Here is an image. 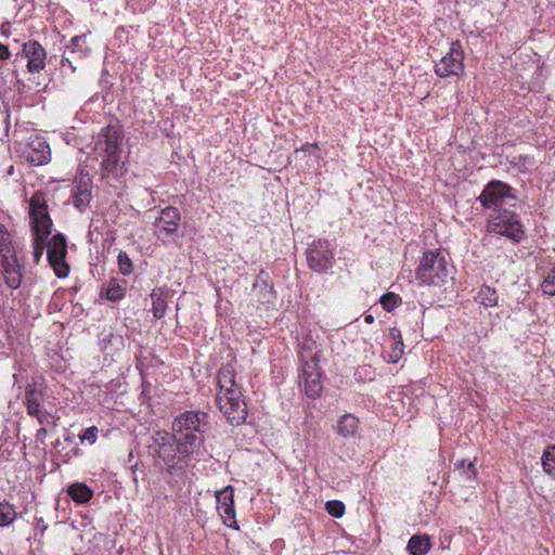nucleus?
Segmentation results:
<instances>
[{
  "mask_svg": "<svg viewBox=\"0 0 555 555\" xmlns=\"http://www.w3.org/2000/svg\"><path fill=\"white\" fill-rule=\"evenodd\" d=\"M119 271L124 275H129L132 272V261L126 251L120 250L118 256Z\"/></svg>",
  "mask_w": 555,
  "mask_h": 555,
  "instance_id": "72a5a7b5",
  "label": "nucleus"
},
{
  "mask_svg": "<svg viewBox=\"0 0 555 555\" xmlns=\"http://www.w3.org/2000/svg\"><path fill=\"white\" fill-rule=\"evenodd\" d=\"M204 438L196 434L177 436L167 430H156L147 444L149 453L162 460L170 475L183 474L192 455L197 454Z\"/></svg>",
  "mask_w": 555,
  "mask_h": 555,
  "instance_id": "f257e3e1",
  "label": "nucleus"
},
{
  "mask_svg": "<svg viewBox=\"0 0 555 555\" xmlns=\"http://www.w3.org/2000/svg\"><path fill=\"white\" fill-rule=\"evenodd\" d=\"M487 231L506 236L516 243L525 238L524 225L518 215L509 209H498L493 212L488 220Z\"/></svg>",
  "mask_w": 555,
  "mask_h": 555,
  "instance_id": "0eeeda50",
  "label": "nucleus"
},
{
  "mask_svg": "<svg viewBox=\"0 0 555 555\" xmlns=\"http://www.w3.org/2000/svg\"><path fill=\"white\" fill-rule=\"evenodd\" d=\"M180 220L181 215L179 209L173 206H168L160 210V215L155 219L154 225L158 232L172 235L178 231Z\"/></svg>",
  "mask_w": 555,
  "mask_h": 555,
  "instance_id": "f3484780",
  "label": "nucleus"
},
{
  "mask_svg": "<svg viewBox=\"0 0 555 555\" xmlns=\"http://www.w3.org/2000/svg\"><path fill=\"white\" fill-rule=\"evenodd\" d=\"M477 299L481 305H483L487 308L494 307L498 305V295L495 289L486 285L480 287L477 294Z\"/></svg>",
  "mask_w": 555,
  "mask_h": 555,
  "instance_id": "c85d7f7f",
  "label": "nucleus"
},
{
  "mask_svg": "<svg viewBox=\"0 0 555 555\" xmlns=\"http://www.w3.org/2000/svg\"><path fill=\"white\" fill-rule=\"evenodd\" d=\"M21 157L33 166H41L50 160V147L43 139L35 137L23 146Z\"/></svg>",
  "mask_w": 555,
  "mask_h": 555,
  "instance_id": "4468645a",
  "label": "nucleus"
},
{
  "mask_svg": "<svg viewBox=\"0 0 555 555\" xmlns=\"http://www.w3.org/2000/svg\"><path fill=\"white\" fill-rule=\"evenodd\" d=\"M304 379L305 392L309 398H317L322 391L321 373H310L309 375H301Z\"/></svg>",
  "mask_w": 555,
  "mask_h": 555,
  "instance_id": "b1692460",
  "label": "nucleus"
},
{
  "mask_svg": "<svg viewBox=\"0 0 555 555\" xmlns=\"http://www.w3.org/2000/svg\"><path fill=\"white\" fill-rule=\"evenodd\" d=\"M69 55H70V54L63 55L62 61H61V64H62V66H65V65L67 64V65L72 68V70H73V72H75V70H76V67H75V66H73L72 61H70V59H69Z\"/></svg>",
  "mask_w": 555,
  "mask_h": 555,
  "instance_id": "58836bf2",
  "label": "nucleus"
},
{
  "mask_svg": "<svg viewBox=\"0 0 555 555\" xmlns=\"http://www.w3.org/2000/svg\"><path fill=\"white\" fill-rule=\"evenodd\" d=\"M543 470L555 478V444L550 446L541 457Z\"/></svg>",
  "mask_w": 555,
  "mask_h": 555,
  "instance_id": "c756f323",
  "label": "nucleus"
},
{
  "mask_svg": "<svg viewBox=\"0 0 555 555\" xmlns=\"http://www.w3.org/2000/svg\"><path fill=\"white\" fill-rule=\"evenodd\" d=\"M217 383L219 392L216 397L217 405L231 425H240L246 421L247 406L243 400L241 387L235 380V370L225 365L218 371Z\"/></svg>",
  "mask_w": 555,
  "mask_h": 555,
  "instance_id": "f03ea898",
  "label": "nucleus"
},
{
  "mask_svg": "<svg viewBox=\"0 0 555 555\" xmlns=\"http://www.w3.org/2000/svg\"><path fill=\"white\" fill-rule=\"evenodd\" d=\"M16 518L14 506L5 501H0V527L12 524Z\"/></svg>",
  "mask_w": 555,
  "mask_h": 555,
  "instance_id": "2f4dec72",
  "label": "nucleus"
},
{
  "mask_svg": "<svg viewBox=\"0 0 555 555\" xmlns=\"http://www.w3.org/2000/svg\"><path fill=\"white\" fill-rule=\"evenodd\" d=\"M320 353L319 345L310 335L301 338L299 343V360L320 358Z\"/></svg>",
  "mask_w": 555,
  "mask_h": 555,
  "instance_id": "5701e85b",
  "label": "nucleus"
},
{
  "mask_svg": "<svg viewBox=\"0 0 555 555\" xmlns=\"http://www.w3.org/2000/svg\"><path fill=\"white\" fill-rule=\"evenodd\" d=\"M320 358H313V359H307V360H300L302 364V373L301 375H309L310 373H321L320 366H319Z\"/></svg>",
  "mask_w": 555,
  "mask_h": 555,
  "instance_id": "c9c22d12",
  "label": "nucleus"
},
{
  "mask_svg": "<svg viewBox=\"0 0 555 555\" xmlns=\"http://www.w3.org/2000/svg\"><path fill=\"white\" fill-rule=\"evenodd\" d=\"M0 270L4 283L11 289L21 286L23 274L22 267L16 258L12 242V235L8 229L0 223Z\"/></svg>",
  "mask_w": 555,
  "mask_h": 555,
  "instance_id": "39448f33",
  "label": "nucleus"
},
{
  "mask_svg": "<svg viewBox=\"0 0 555 555\" xmlns=\"http://www.w3.org/2000/svg\"><path fill=\"white\" fill-rule=\"evenodd\" d=\"M401 297L395 293H386L379 299L382 307L387 312L393 311L397 307L401 305Z\"/></svg>",
  "mask_w": 555,
  "mask_h": 555,
  "instance_id": "473e14b6",
  "label": "nucleus"
},
{
  "mask_svg": "<svg viewBox=\"0 0 555 555\" xmlns=\"http://www.w3.org/2000/svg\"><path fill=\"white\" fill-rule=\"evenodd\" d=\"M46 433H47V430H46L44 428H40V429L38 430V436H39V435H40V436H43Z\"/></svg>",
  "mask_w": 555,
  "mask_h": 555,
  "instance_id": "37998d69",
  "label": "nucleus"
},
{
  "mask_svg": "<svg viewBox=\"0 0 555 555\" xmlns=\"http://www.w3.org/2000/svg\"><path fill=\"white\" fill-rule=\"evenodd\" d=\"M464 51L460 40L451 43L450 49L446 55L435 65V73L441 77L447 78L450 76H459L464 69Z\"/></svg>",
  "mask_w": 555,
  "mask_h": 555,
  "instance_id": "9b49d317",
  "label": "nucleus"
},
{
  "mask_svg": "<svg viewBox=\"0 0 555 555\" xmlns=\"http://www.w3.org/2000/svg\"><path fill=\"white\" fill-rule=\"evenodd\" d=\"M430 548L431 542L427 534L412 535L406 546V550L411 555H426Z\"/></svg>",
  "mask_w": 555,
  "mask_h": 555,
  "instance_id": "412c9836",
  "label": "nucleus"
},
{
  "mask_svg": "<svg viewBox=\"0 0 555 555\" xmlns=\"http://www.w3.org/2000/svg\"><path fill=\"white\" fill-rule=\"evenodd\" d=\"M485 208L493 209L494 212L498 209H503L502 206L507 201H515L516 196L513 194V189L500 181H490L477 198Z\"/></svg>",
  "mask_w": 555,
  "mask_h": 555,
  "instance_id": "1a4fd4ad",
  "label": "nucleus"
},
{
  "mask_svg": "<svg viewBox=\"0 0 555 555\" xmlns=\"http://www.w3.org/2000/svg\"><path fill=\"white\" fill-rule=\"evenodd\" d=\"M47 259L57 278H66L69 266L66 262L67 241L64 234L57 233L51 240L46 241Z\"/></svg>",
  "mask_w": 555,
  "mask_h": 555,
  "instance_id": "6e6552de",
  "label": "nucleus"
},
{
  "mask_svg": "<svg viewBox=\"0 0 555 555\" xmlns=\"http://www.w3.org/2000/svg\"><path fill=\"white\" fill-rule=\"evenodd\" d=\"M67 494L77 504H85L93 496V491L83 482H74L67 488Z\"/></svg>",
  "mask_w": 555,
  "mask_h": 555,
  "instance_id": "aec40b11",
  "label": "nucleus"
},
{
  "mask_svg": "<svg viewBox=\"0 0 555 555\" xmlns=\"http://www.w3.org/2000/svg\"><path fill=\"white\" fill-rule=\"evenodd\" d=\"M415 274L422 284L447 288L453 281V267L449 263L444 251L428 250L423 254Z\"/></svg>",
  "mask_w": 555,
  "mask_h": 555,
  "instance_id": "7ed1b4c3",
  "label": "nucleus"
},
{
  "mask_svg": "<svg viewBox=\"0 0 555 555\" xmlns=\"http://www.w3.org/2000/svg\"><path fill=\"white\" fill-rule=\"evenodd\" d=\"M334 254L325 240L314 241L307 250L309 268L318 273L326 272L332 266Z\"/></svg>",
  "mask_w": 555,
  "mask_h": 555,
  "instance_id": "f8f14e48",
  "label": "nucleus"
},
{
  "mask_svg": "<svg viewBox=\"0 0 555 555\" xmlns=\"http://www.w3.org/2000/svg\"><path fill=\"white\" fill-rule=\"evenodd\" d=\"M127 282L125 280L112 279L106 288L105 297L111 301H118L125 296Z\"/></svg>",
  "mask_w": 555,
  "mask_h": 555,
  "instance_id": "a878e982",
  "label": "nucleus"
},
{
  "mask_svg": "<svg viewBox=\"0 0 555 555\" xmlns=\"http://www.w3.org/2000/svg\"><path fill=\"white\" fill-rule=\"evenodd\" d=\"M11 57L10 46L2 44L0 42V60L5 61Z\"/></svg>",
  "mask_w": 555,
  "mask_h": 555,
  "instance_id": "4c0bfd02",
  "label": "nucleus"
},
{
  "mask_svg": "<svg viewBox=\"0 0 555 555\" xmlns=\"http://www.w3.org/2000/svg\"><path fill=\"white\" fill-rule=\"evenodd\" d=\"M460 475L466 480H475L477 477V467L474 461L462 460L455 464Z\"/></svg>",
  "mask_w": 555,
  "mask_h": 555,
  "instance_id": "7c9ffc66",
  "label": "nucleus"
},
{
  "mask_svg": "<svg viewBox=\"0 0 555 555\" xmlns=\"http://www.w3.org/2000/svg\"><path fill=\"white\" fill-rule=\"evenodd\" d=\"M335 430L345 439L356 438L360 433V421L353 414L346 413L337 421Z\"/></svg>",
  "mask_w": 555,
  "mask_h": 555,
  "instance_id": "6ab92c4d",
  "label": "nucleus"
},
{
  "mask_svg": "<svg viewBox=\"0 0 555 555\" xmlns=\"http://www.w3.org/2000/svg\"><path fill=\"white\" fill-rule=\"evenodd\" d=\"M325 509L331 516L340 518L345 514V504L337 500L328 501L326 502Z\"/></svg>",
  "mask_w": 555,
  "mask_h": 555,
  "instance_id": "f704fd0d",
  "label": "nucleus"
},
{
  "mask_svg": "<svg viewBox=\"0 0 555 555\" xmlns=\"http://www.w3.org/2000/svg\"><path fill=\"white\" fill-rule=\"evenodd\" d=\"M43 393L34 385H28L25 390V404L29 415L35 416L40 424L48 423L49 414L41 408Z\"/></svg>",
  "mask_w": 555,
  "mask_h": 555,
  "instance_id": "dca6fc26",
  "label": "nucleus"
},
{
  "mask_svg": "<svg viewBox=\"0 0 555 555\" xmlns=\"http://www.w3.org/2000/svg\"><path fill=\"white\" fill-rule=\"evenodd\" d=\"M389 337L393 341L392 349L388 356V362L397 363L404 353V344L401 331L397 327L389 328Z\"/></svg>",
  "mask_w": 555,
  "mask_h": 555,
  "instance_id": "4be33fe9",
  "label": "nucleus"
},
{
  "mask_svg": "<svg viewBox=\"0 0 555 555\" xmlns=\"http://www.w3.org/2000/svg\"><path fill=\"white\" fill-rule=\"evenodd\" d=\"M98 433H99V429L95 426H91V427L85 429L79 435V439L82 442H88L90 444H93L98 439Z\"/></svg>",
  "mask_w": 555,
  "mask_h": 555,
  "instance_id": "e433bc0d",
  "label": "nucleus"
},
{
  "mask_svg": "<svg viewBox=\"0 0 555 555\" xmlns=\"http://www.w3.org/2000/svg\"><path fill=\"white\" fill-rule=\"evenodd\" d=\"M27 60V70L30 74H40L46 67L47 52L46 49L37 40H28L22 44L20 52L15 54Z\"/></svg>",
  "mask_w": 555,
  "mask_h": 555,
  "instance_id": "ddd939ff",
  "label": "nucleus"
},
{
  "mask_svg": "<svg viewBox=\"0 0 555 555\" xmlns=\"http://www.w3.org/2000/svg\"><path fill=\"white\" fill-rule=\"evenodd\" d=\"M121 132L116 126L102 128L94 141V151L103 156L102 166L106 171L115 169L119 163Z\"/></svg>",
  "mask_w": 555,
  "mask_h": 555,
  "instance_id": "423d86ee",
  "label": "nucleus"
},
{
  "mask_svg": "<svg viewBox=\"0 0 555 555\" xmlns=\"http://www.w3.org/2000/svg\"><path fill=\"white\" fill-rule=\"evenodd\" d=\"M90 49L87 46L86 36H75L72 38L70 43L66 47V54H78L82 57L89 53Z\"/></svg>",
  "mask_w": 555,
  "mask_h": 555,
  "instance_id": "bb28decb",
  "label": "nucleus"
},
{
  "mask_svg": "<svg viewBox=\"0 0 555 555\" xmlns=\"http://www.w3.org/2000/svg\"><path fill=\"white\" fill-rule=\"evenodd\" d=\"M29 218L34 234L33 258L36 263H39L44 249H47L46 241L51 235L53 225L47 201L40 192L35 193L29 199Z\"/></svg>",
  "mask_w": 555,
  "mask_h": 555,
  "instance_id": "20e7f679",
  "label": "nucleus"
},
{
  "mask_svg": "<svg viewBox=\"0 0 555 555\" xmlns=\"http://www.w3.org/2000/svg\"><path fill=\"white\" fill-rule=\"evenodd\" d=\"M216 501L217 509L223 519V524L229 528L238 529L235 518L233 487L227 486L224 489L216 492Z\"/></svg>",
  "mask_w": 555,
  "mask_h": 555,
  "instance_id": "2eb2a0df",
  "label": "nucleus"
},
{
  "mask_svg": "<svg viewBox=\"0 0 555 555\" xmlns=\"http://www.w3.org/2000/svg\"><path fill=\"white\" fill-rule=\"evenodd\" d=\"M209 426V415L203 411H185L175 417L172 422V431L177 435H186L188 433L204 434Z\"/></svg>",
  "mask_w": 555,
  "mask_h": 555,
  "instance_id": "9d476101",
  "label": "nucleus"
},
{
  "mask_svg": "<svg viewBox=\"0 0 555 555\" xmlns=\"http://www.w3.org/2000/svg\"><path fill=\"white\" fill-rule=\"evenodd\" d=\"M152 300V312L155 319H162L166 314L167 299L160 288H154L150 294Z\"/></svg>",
  "mask_w": 555,
  "mask_h": 555,
  "instance_id": "393cba45",
  "label": "nucleus"
},
{
  "mask_svg": "<svg viewBox=\"0 0 555 555\" xmlns=\"http://www.w3.org/2000/svg\"><path fill=\"white\" fill-rule=\"evenodd\" d=\"M364 321L366 323H373L374 322V317L372 314H367V315H365Z\"/></svg>",
  "mask_w": 555,
  "mask_h": 555,
  "instance_id": "a19ab883",
  "label": "nucleus"
},
{
  "mask_svg": "<svg viewBox=\"0 0 555 555\" xmlns=\"http://www.w3.org/2000/svg\"><path fill=\"white\" fill-rule=\"evenodd\" d=\"M72 193L73 204L77 209L83 210L88 207L92 198L90 179L80 178L78 181H75Z\"/></svg>",
  "mask_w": 555,
  "mask_h": 555,
  "instance_id": "a211bd4d",
  "label": "nucleus"
},
{
  "mask_svg": "<svg viewBox=\"0 0 555 555\" xmlns=\"http://www.w3.org/2000/svg\"><path fill=\"white\" fill-rule=\"evenodd\" d=\"M1 34H2L3 36H5V37H8V36H9V34H10V24H9V23H3V24L1 25Z\"/></svg>",
  "mask_w": 555,
  "mask_h": 555,
  "instance_id": "ea45409f",
  "label": "nucleus"
},
{
  "mask_svg": "<svg viewBox=\"0 0 555 555\" xmlns=\"http://www.w3.org/2000/svg\"><path fill=\"white\" fill-rule=\"evenodd\" d=\"M12 76L17 79L18 78V70L17 69H13L12 70Z\"/></svg>",
  "mask_w": 555,
  "mask_h": 555,
  "instance_id": "79ce46f5",
  "label": "nucleus"
},
{
  "mask_svg": "<svg viewBox=\"0 0 555 555\" xmlns=\"http://www.w3.org/2000/svg\"><path fill=\"white\" fill-rule=\"evenodd\" d=\"M540 288L544 295L555 296V262L544 271Z\"/></svg>",
  "mask_w": 555,
  "mask_h": 555,
  "instance_id": "cd10ccee",
  "label": "nucleus"
}]
</instances>
